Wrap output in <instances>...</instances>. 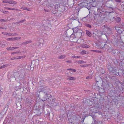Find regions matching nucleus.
Returning <instances> with one entry per match:
<instances>
[{
  "label": "nucleus",
  "mask_w": 124,
  "mask_h": 124,
  "mask_svg": "<svg viewBox=\"0 0 124 124\" xmlns=\"http://www.w3.org/2000/svg\"><path fill=\"white\" fill-rule=\"evenodd\" d=\"M7 66V65H4L2 66H1L0 67V69L2 68H5V67H6Z\"/></svg>",
  "instance_id": "nucleus-22"
},
{
  "label": "nucleus",
  "mask_w": 124,
  "mask_h": 124,
  "mask_svg": "<svg viewBox=\"0 0 124 124\" xmlns=\"http://www.w3.org/2000/svg\"><path fill=\"white\" fill-rule=\"evenodd\" d=\"M97 124H102V122L101 121H98L97 122Z\"/></svg>",
  "instance_id": "nucleus-33"
},
{
  "label": "nucleus",
  "mask_w": 124,
  "mask_h": 124,
  "mask_svg": "<svg viewBox=\"0 0 124 124\" xmlns=\"http://www.w3.org/2000/svg\"><path fill=\"white\" fill-rule=\"evenodd\" d=\"M15 39L14 38H8L7 39V40L8 41H15Z\"/></svg>",
  "instance_id": "nucleus-14"
},
{
  "label": "nucleus",
  "mask_w": 124,
  "mask_h": 124,
  "mask_svg": "<svg viewBox=\"0 0 124 124\" xmlns=\"http://www.w3.org/2000/svg\"><path fill=\"white\" fill-rule=\"evenodd\" d=\"M115 1L116 2H121V0H115Z\"/></svg>",
  "instance_id": "nucleus-32"
},
{
  "label": "nucleus",
  "mask_w": 124,
  "mask_h": 124,
  "mask_svg": "<svg viewBox=\"0 0 124 124\" xmlns=\"http://www.w3.org/2000/svg\"><path fill=\"white\" fill-rule=\"evenodd\" d=\"M20 52H12L11 53V54H18L19 53H20Z\"/></svg>",
  "instance_id": "nucleus-23"
},
{
  "label": "nucleus",
  "mask_w": 124,
  "mask_h": 124,
  "mask_svg": "<svg viewBox=\"0 0 124 124\" xmlns=\"http://www.w3.org/2000/svg\"><path fill=\"white\" fill-rule=\"evenodd\" d=\"M102 31H100L101 33V35H102L103 34L105 35L106 34H108L109 33L107 30V27L105 25L103 26L101 28Z\"/></svg>",
  "instance_id": "nucleus-3"
},
{
  "label": "nucleus",
  "mask_w": 124,
  "mask_h": 124,
  "mask_svg": "<svg viewBox=\"0 0 124 124\" xmlns=\"http://www.w3.org/2000/svg\"><path fill=\"white\" fill-rule=\"evenodd\" d=\"M2 33L4 34H6L7 35H9V36H14V35H17V34L16 33H15V34H12L10 33H4L3 32H2Z\"/></svg>",
  "instance_id": "nucleus-9"
},
{
  "label": "nucleus",
  "mask_w": 124,
  "mask_h": 124,
  "mask_svg": "<svg viewBox=\"0 0 124 124\" xmlns=\"http://www.w3.org/2000/svg\"><path fill=\"white\" fill-rule=\"evenodd\" d=\"M21 57V58H24L25 57V56L23 55V56H20Z\"/></svg>",
  "instance_id": "nucleus-34"
},
{
  "label": "nucleus",
  "mask_w": 124,
  "mask_h": 124,
  "mask_svg": "<svg viewBox=\"0 0 124 124\" xmlns=\"http://www.w3.org/2000/svg\"><path fill=\"white\" fill-rule=\"evenodd\" d=\"M11 60H14L16 59H15V57H14V58H11Z\"/></svg>",
  "instance_id": "nucleus-40"
},
{
  "label": "nucleus",
  "mask_w": 124,
  "mask_h": 124,
  "mask_svg": "<svg viewBox=\"0 0 124 124\" xmlns=\"http://www.w3.org/2000/svg\"><path fill=\"white\" fill-rule=\"evenodd\" d=\"M15 59H21V57L20 56H17L15 57Z\"/></svg>",
  "instance_id": "nucleus-26"
},
{
  "label": "nucleus",
  "mask_w": 124,
  "mask_h": 124,
  "mask_svg": "<svg viewBox=\"0 0 124 124\" xmlns=\"http://www.w3.org/2000/svg\"><path fill=\"white\" fill-rule=\"evenodd\" d=\"M23 9L27 10L28 11H30L29 8L26 7H23L21 8Z\"/></svg>",
  "instance_id": "nucleus-19"
},
{
  "label": "nucleus",
  "mask_w": 124,
  "mask_h": 124,
  "mask_svg": "<svg viewBox=\"0 0 124 124\" xmlns=\"http://www.w3.org/2000/svg\"><path fill=\"white\" fill-rule=\"evenodd\" d=\"M107 31H108L109 32V33H110V31L111 30L110 29L109 27H107Z\"/></svg>",
  "instance_id": "nucleus-30"
},
{
  "label": "nucleus",
  "mask_w": 124,
  "mask_h": 124,
  "mask_svg": "<svg viewBox=\"0 0 124 124\" xmlns=\"http://www.w3.org/2000/svg\"><path fill=\"white\" fill-rule=\"evenodd\" d=\"M121 28L119 27H116V30L117 31L119 34L121 33L122 32V30H121Z\"/></svg>",
  "instance_id": "nucleus-7"
},
{
  "label": "nucleus",
  "mask_w": 124,
  "mask_h": 124,
  "mask_svg": "<svg viewBox=\"0 0 124 124\" xmlns=\"http://www.w3.org/2000/svg\"><path fill=\"white\" fill-rule=\"evenodd\" d=\"M112 68L111 67H110L109 69V70L112 72H114L113 71V70H112Z\"/></svg>",
  "instance_id": "nucleus-24"
},
{
  "label": "nucleus",
  "mask_w": 124,
  "mask_h": 124,
  "mask_svg": "<svg viewBox=\"0 0 124 124\" xmlns=\"http://www.w3.org/2000/svg\"><path fill=\"white\" fill-rule=\"evenodd\" d=\"M87 53V52L85 50L82 51L81 52V54H86Z\"/></svg>",
  "instance_id": "nucleus-16"
},
{
  "label": "nucleus",
  "mask_w": 124,
  "mask_h": 124,
  "mask_svg": "<svg viewBox=\"0 0 124 124\" xmlns=\"http://www.w3.org/2000/svg\"><path fill=\"white\" fill-rule=\"evenodd\" d=\"M89 66V65H80L81 67H86Z\"/></svg>",
  "instance_id": "nucleus-20"
},
{
  "label": "nucleus",
  "mask_w": 124,
  "mask_h": 124,
  "mask_svg": "<svg viewBox=\"0 0 124 124\" xmlns=\"http://www.w3.org/2000/svg\"><path fill=\"white\" fill-rule=\"evenodd\" d=\"M18 48V47H11L12 50H14L15 49Z\"/></svg>",
  "instance_id": "nucleus-28"
},
{
  "label": "nucleus",
  "mask_w": 124,
  "mask_h": 124,
  "mask_svg": "<svg viewBox=\"0 0 124 124\" xmlns=\"http://www.w3.org/2000/svg\"><path fill=\"white\" fill-rule=\"evenodd\" d=\"M40 46V44L39 45V46Z\"/></svg>",
  "instance_id": "nucleus-49"
},
{
  "label": "nucleus",
  "mask_w": 124,
  "mask_h": 124,
  "mask_svg": "<svg viewBox=\"0 0 124 124\" xmlns=\"http://www.w3.org/2000/svg\"><path fill=\"white\" fill-rule=\"evenodd\" d=\"M30 41H27V42H25L24 43V44H28L30 42Z\"/></svg>",
  "instance_id": "nucleus-35"
},
{
  "label": "nucleus",
  "mask_w": 124,
  "mask_h": 124,
  "mask_svg": "<svg viewBox=\"0 0 124 124\" xmlns=\"http://www.w3.org/2000/svg\"><path fill=\"white\" fill-rule=\"evenodd\" d=\"M86 33L87 35L89 37H91L92 36V34L89 31L86 30Z\"/></svg>",
  "instance_id": "nucleus-13"
},
{
  "label": "nucleus",
  "mask_w": 124,
  "mask_h": 124,
  "mask_svg": "<svg viewBox=\"0 0 124 124\" xmlns=\"http://www.w3.org/2000/svg\"><path fill=\"white\" fill-rule=\"evenodd\" d=\"M80 57L79 56H77V58H80Z\"/></svg>",
  "instance_id": "nucleus-43"
},
{
  "label": "nucleus",
  "mask_w": 124,
  "mask_h": 124,
  "mask_svg": "<svg viewBox=\"0 0 124 124\" xmlns=\"http://www.w3.org/2000/svg\"><path fill=\"white\" fill-rule=\"evenodd\" d=\"M0 21L1 22L3 21H4V19H2V20H1Z\"/></svg>",
  "instance_id": "nucleus-42"
},
{
  "label": "nucleus",
  "mask_w": 124,
  "mask_h": 124,
  "mask_svg": "<svg viewBox=\"0 0 124 124\" xmlns=\"http://www.w3.org/2000/svg\"><path fill=\"white\" fill-rule=\"evenodd\" d=\"M91 51H93L94 52H96V53H102V52L101 51H97V50H90Z\"/></svg>",
  "instance_id": "nucleus-15"
},
{
  "label": "nucleus",
  "mask_w": 124,
  "mask_h": 124,
  "mask_svg": "<svg viewBox=\"0 0 124 124\" xmlns=\"http://www.w3.org/2000/svg\"><path fill=\"white\" fill-rule=\"evenodd\" d=\"M43 43H42V46H43Z\"/></svg>",
  "instance_id": "nucleus-50"
},
{
  "label": "nucleus",
  "mask_w": 124,
  "mask_h": 124,
  "mask_svg": "<svg viewBox=\"0 0 124 124\" xmlns=\"http://www.w3.org/2000/svg\"><path fill=\"white\" fill-rule=\"evenodd\" d=\"M78 63L81 64L85 63V62L83 61H79L78 62Z\"/></svg>",
  "instance_id": "nucleus-18"
},
{
  "label": "nucleus",
  "mask_w": 124,
  "mask_h": 124,
  "mask_svg": "<svg viewBox=\"0 0 124 124\" xmlns=\"http://www.w3.org/2000/svg\"><path fill=\"white\" fill-rule=\"evenodd\" d=\"M4 8H5L6 9L9 10V8H8V7H4Z\"/></svg>",
  "instance_id": "nucleus-37"
},
{
  "label": "nucleus",
  "mask_w": 124,
  "mask_h": 124,
  "mask_svg": "<svg viewBox=\"0 0 124 124\" xmlns=\"http://www.w3.org/2000/svg\"><path fill=\"white\" fill-rule=\"evenodd\" d=\"M73 58H77V56H72Z\"/></svg>",
  "instance_id": "nucleus-38"
},
{
  "label": "nucleus",
  "mask_w": 124,
  "mask_h": 124,
  "mask_svg": "<svg viewBox=\"0 0 124 124\" xmlns=\"http://www.w3.org/2000/svg\"><path fill=\"white\" fill-rule=\"evenodd\" d=\"M3 3H9L10 4H16L17 2L13 0H4L2 1Z\"/></svg>",
  "instance_id": "nucleus-5"
},
{
  "label": "nucleus",
  "mask_w": 124,
  "mask_h": 124,
  "mask_svg": "<svg viewBox=\"0 0 124 124\" xmlns=\"http://www.w3.org/2000/svg\"><path fill=\"white\" fill-rule=\"evenodd\" d=\"M44 88L45 87L43 86H39V88L40 89V91L43 92L44 91Z\"/></svg>",
  "instance_id": "nucleus-10"
},
{
  "label": "nucleus",
  "mask_w": 124,
  "mask_h": 124,
  "mask_svg": "<svg viewBox=\"0 0 124 124\" xmlns=\"http://www.w3.org/2000/svg\"><path fill=\"white\" fill-rule=\"evenodd\" d=\"M93 35H94V34H95L94 33V32L93 33Z\"/></svg>",
  "instance_id": "nucleus-48"
},
{
  "label": "nucleus",
  "mask_w": 124,
  "mask_h": 124,
  "mask_svg": "<svg viewBox=\"0 0 124 124\" xmlns=\"http://www.w3.org/2000/svg\"><path fill=\"white\" fill-rule=\"evenodd\" d=\"M115 19L116 22L117 23H119L121 21V18L120 17H116Z\"/></svg>",
  "instance_id": "nucleus-11"
},
{
  "label": "nucleus",
  "mask_w": 124,
  "mask_h": 124,
  "mask_svg": "<svg viewBox=\"0 0 124 124\" xmlns=\"http://www.w3.org/2000/svg\"><path fill=\"white\" fill-rule=\"evenodd\" d=\"M120 124H124V122H122L120 123Z\"/></svg>",
  "instance_id": "nucleus-44"
},
{
  "label": "nucleus",
  "mask_w": 124,
  "mask_h": 124,
  "mask_svg": "<svg viewBox=\"0 0 124 124\" xmlns=\"http://www.w3.org/2000/svg\"><path fill=\"white\" fill-rule=\"evenodd\" d=\"M7 49L8 50H12L11 47H8L7 48Z\"/></svg>",
  "instance_id": "nucleus-29"
},
{
  "label": "nucleus",
  "mask_w": 124,
  "mask_h": 124,
  "mask_svg": "<svg viewBox=\"0 0 124 124\" xmlns=\"http://www.w3.org/2000/svg\"><path fill=\"white\" fill-rule=\"evenodd\" d=\"M1 12L2 13L4 14H7L8 13V11H4L3 10Z\"/></svg>",
  "instance_id": "nucleus-21"
},
{
  "label": "nucleus",
  "mask_w": 124,
  "mask_h": 124,
  "mask_svg": "<svg viewBox=\"0 0 124 124\" xmlns=\"http://www.w3.org/2000/svg\"><path fill=\"white\" fill-rule=\"evenodd\" d=\"M105 45V44L103 42H100L99 43L98 47L99 48H102L104 47Z\"/></svg>",
  "instance_id": "nucleus-6"
},
{
  "label": "nucleus",
  "mask_w": 124,
  "mask_h": 124,
  "mask_svg": "<svg viewBox=\"0 0 124 124\" xmlns=\"http://www.w3.org/2000/svg\"><path fill=\"white\" fill-rule=\"evenodd\" d=\"M81 46L82 47L86 48H89L90 47V46L89 45L85 44H82Z\"/></svg>",
  "instance_id": "nucleus-8"
},
{
  "label": "nucleus",
  "mask_w": 124,
  "mask_h": 124,
  "mask_svg": "<svg viewBox=\"0 0 124 124\" xmlns=\"http://www.w3.org/2000/svg\"><path fill=\"white\" fill-rule=\"evenodd\" d=\"M41 41H43V39H41Z\"/></svg>",
  "instance_id": "nucleus-47"
},
{
  "label": "nucleus",
  "mask_w": 124,
  "mask_h": 124,
  "mask_svg": "<svg viewBox=\"0 0 124 124\" xmlns=\"http://www.w3.org/2000/svg\"><path fill=\"white\" fill-rule=\"evenodd\" d=\"M73 120L72 121L70 119H68L70 124H79V120L77 117L75 116L73 117Z\"/></svg>",
  "instance_id": "nucleus-1"
},
{
  "label": "nucleus",
  "mask_w": 124,
  "mask_h": 124,
  "mask_svg": "<svg viewBox=\"0 0 124 124\" xmlns=\"http://www.w3.org/2000/svg\"><path fill=\"white\" fill-rule=\"evenodd\" d=\"M92 78V76H88V77H87L86 78V79H91Z\"/></svg>",
  "instance_id": "nucleus-25"
},
{
  "label": "nucleus",
  "mask_w": 124,
  "mask_h": 124,
  "mask_svg": "<svg viewBox=\"0 0 124 124\" xmlns=\"http://www.w3.org/2000/svg\"><path fill=\"white\" fill-rule=\"evenodd\" d=\"M67 62H70V61H67Z\"/></svg>",
  "instance_id": "nucleus-45"
},
{
  "label": "nucleus",
  "mask_w": 124,
  "mask_h": 124,
  "mask_svg": "<svg viewBox=\"0 0 124 124\" xmlns=\"http://www.w3.org/2000/svg\"><path fill=\"white\" fill-rule=\"evenodd\" d=\"M92 124H95L94 123H93V122H92Z\"/></svg>",
  "instance_id": "nucleus-46"
},
{
  "label": "nucleus",
  "mask_w": 124,
  "mask_h": 124,
  "mask_svg": "<svg viewBox=\"0 0 124 124\" xmlns=\"http://www.w3.org/2000/svg\"><path fill=\"white\" fill-rule=\"evenodd\" d=\"M9 10H18L17 9H16L15 8H9Z\"/></svg>",
  "instance_id": "nucleus-31"
},
{
  "label": "nucleus",
  "mask_w": 124,
  "mask_h": 124,
  "mask_svg": "<svg viewBox=\"0 0 124 124\" xmlns=\"http://www.w3.org/2000/svg\"><path fill=\"white\" fill-rule=\"evenodd\" d=\"M72 70V69L71 68L68 69H67V70Z\"/></svg>",
  "instance_id": "nucleus-41"
},
{
  "label": "nucleus",
  "mask_w": 124,
  "mask_h": 124,
  "mask_svg": "<svg viewBox=\"0 0 124 124\" xmlns=\"http://www.w3.org/2000/svg\"><path fill=\"white\" fill-rule=\"evenodd\" d=\"M82 31L80 29L78 30L75 34L78 38L80 37L82 35Z\"/></svg>",
  "instance_id": "nucleus-4"
},
{
  "label": "nucleus",
  "mask_w": 124,
  "mask_h": 124,
  "mask_svg": "<svg viewBox=\"0 0 124 124\" xmlns=\"http://www.w3.org/2000/svg\"><path fill=\"white\" fill-rule=\"evenodd\" d=\"M15 38V40H17V39H21V37H15V38Z\"/></svg>",
  "instance_id": "nucleus-27"
},
{
  "label": "nucleus",
  "mask_w": 124,
  "mask_h": 124,
  "mask_svg": "<svg viewBox=\"0 0 124 124\" xmlns=\"http://www.w3.org/2000/svg\"><path fill=\"white\" fill-rule=\"evenodd\" d=\"M39 84H40V82H39Z\"/></svg>",
  "instance_id": "nucleus-51"
},
{
  "label": "nucleus",
  "mask_w": 124,
  "mask_h": 124,
  "mask_svg": "<svg viewBox=\"0 0 124 124\" xmlns=\"http://www.w3.org/2000/svg\"><path fill=\"white\" fill-rule=\"evenodd\" d=\"M67 79L70 80H76V78H75L74 77H68L67 78Z\"/></svg>",
  "instance_id": "nucleus-12"
},
{
  "label": "nucleus",
  "mask_w": 124,
  "mask_h": 124,
  "mask_svg": "<svg viewBox=\"0 0 124 124\" xmlns=\"http://www.w3.org/2000/svg\"><path fill=\"white\" fill-rule=\"evenodd\" d=\"M65 57V55H61L58 58L59 59H63Z\"/></svg>",
  "instance_id": "nucleus-17"
},
{
  "label": "nucleus",
  "mask_w": 124,
  "mask_h": 124,
  "mask_svg": "<svg viewBox=\"0 0 124 124\" xmlns=\"http://www.w3.org/2000/svg\"><path fill=\"white\" fill-rule=\"evenodd\" d=\"M72 71L74 72H75L76 71V70L75 69H72Z\"/></svg>",
  "instance_id": "nucleus-39"
},
{
  "label": "nucleus",
  "mask_w": 124,
  "mask_h": 124,
  "mask_svg": "<svg viewBox=\"0 0 124 124\" xmlns=\"http://www.w3.org/2000/svg\"><path fill=\"white\" fill-rule=\"evenodd\" d=\"M70 41L71 42H77L78 43H80L81 41L82 40L80 39H78L76 37H73L71 36L70 38Z\"/></svg>",
  "instance_id": "nucleus-2"
},
{
  "label": "nucleus",
  "mask_w": 124,
  "mask_h": 124,
  "mask_svg": "<svg viewBox=\"0 0 124 124\" xmlns=\"http://www.w3.org/2000/svg\"><path fill=\"white\" fill-rule=\"evenodd\" d=\"M87 26L89 28H91V25L90 24L87 25Z\"/></svg>",
  "instance_id": "nucleus-36"
}]
</instances>
